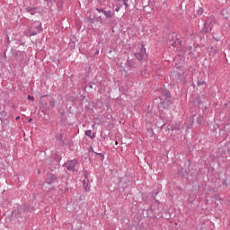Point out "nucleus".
Instances as JSON below:
<instances>
[{"label": "nucleus", "instance_id": "1", "mask_svg": "<svg viewBox=\"0 0 230 230\" xmlns=\"http://www.w3.org/2000/svg\"><path fill=\"white\" fill-rule=\"evenodd\" d=\"M135 49H137V52H135V57L139 62H144V60L148 58V54H146V48H145V44H135Z\"/></svg>", "mask_w": 230, "mask_h": 230}, {"label": "nucleus", "instance_id": "2", "mask_svg": "<svg viewBox=\"0 0 230 230\" xmlns=\"http://www.w3.org/2000/svg\"><path fill=\"white\" fill-rule=\"evenodd\" d=\"M42 32V23L40 22L36 21L31 23V27L28 29L29 37H33L38 35V33Z\"/></svg>", "mask_w": 230, "mask_h": 230}, {"label": "nucleus", "instance_id": "3", "mask_svg": "<svg viewBox=\"0 0 230 230\" xmlns=\"http://www.w3.org/2000/svg\"><path fill=\"white\" fill-rule=\"evenodd\" d=\"M77 164H78V161H76V159H74V160L67 161L64 164V166L68 170V172H75L76 170L75 168H76Z\"/></svg>", "mask_w": 230, "mask_h": 230}, {"label": "nucleus", "instance_id": "4", "mask_svg": "<svg viewBox=\"0 0 230 230\" xmlns=\"http://www.w3.org/2000/svg\"><path fill=\"white\" fill-rule=\"evenodd\" d=\"M96 12H98L99 13H103L106 17V19H111V17H112V11H105L104 9H100V8H96Z\"/></svg>", "mask_w": 230, "mask_h": 230}, {"label": "nucleus", "instance_id": "5", "mask_svg": "<svg viewBox=\"0 0 230 230\" xmlns=\"http://www.w3.org/2000/svg\"><path fill=\"white\" fill-rule=\"evenodd\" d=\"M46 180L48 184H53L57 181V176L53 173H48Z\"/></svg>", "mask_w": 230, "mask_h": 230}, {"label": "nucleus", "instance_id": "6", "mask_svg": "<svg viewBox=\"0 0 230 230\" xmlns=\"http://www.w3.org/2000/svg\"><path fill=\"white\" fill-rule=\"evenodd\" d=\"M204 31H211L213 30V25L211 24V22L209 20L205 21L204 23Z\"/></svg>", "mask_w": 230, "mask_h": 230}, {"label": "nucleus", "instance_id": "7", "mask_svg": "<svg viewBox=\"0 0 230 230\" xmlns=\"http://www.w3.org/2000/svg\"><path fill=\"white\" fill-rule=\"evenodd\" d=\"M38 8L33 6H28L25 8V12L27 13H31V15H35L37 13Z\"/></svg>", "mask_w": 230, "mask_h": 230}, {"label": "nucleus", "instance_id": "8", "mask_svg": "<svg viewBox=\"0 0 230 230\" xmlns=\"http://www.w3.org/2000/svg\"><path fill=\"white\" fill-rule=\"evenodd\" d=\"M84 189L85 191H91V187L89 186V180H84Z\"/></svg>", "mask_w": 230, "mask_h": 230}, {"label": "nucleus", "instance_id": "9", "mask_svg": "<svg viewBox=\"0 0 230 230\" xmlns=\"http://www.w3.org/2000/svg\"><path fill=\"white\" fill-rule=\"evenodd\" d=\"M163 96H164V98H172V94L170 93V91L168 90H164L162 92Z\"/></svg>", "mask_w": 230, "mask_h": 230}, {"label": "nucleus", "instance_id": "10", "mask_svg": "<svg viewBox=\"0 0 230 230\" xmlns=\"http://www.w3.org/2000/svg\"><path fill=\"white\" fill-rule=\"evenodd\" d=\"M85 136H87L91 139H93L94 137V135H93V131L91 129L85 131Z\"/></svg>", "mask_w": 230, "mask_h": 230}, {"label": "nucleus", "instance_id": "11", "mask_svg": "<svg viewBox=\"0 0 230 230\" xmlns=\"http://www.w3.org/2000/svg\"><path fill=\"white\" fill-rule=\"evenodd\" d=\"M57 0H45V2L47 3L48 6H51V4H53Z\"/></svg>", "mask_w": 230, "mask_h": 230}, {"label": "nucleus", "instance_id": "12", "mask_svg": "<svg viewBox=\"0 0 230 230\" xmlns=\"http://www.w3.org/2000/svg\"><path fill=\"white\" fill-rule=\"evenodd\" d=\"M197 84H198L199 86H200V85H206V82H205V81H198Z\"/></svg>", "mask_w": 230, "mask_h": 230}, {"label": "nucleus", "instance_id": "13", "mask_svg": "<svg viewBox=\"0 0 230 230\" xmlns=\"http://www.w3.org/2000/svg\"><path fill=\"white\" fill-rule=\"evenodd\" d=\"M123 4L125 5V8H128V0H123Z\"/></svg>", "mask_w": 230, "mask_h": 230}, {"label": "nucleus", "instance_id": "14", "mask_svg": "<svg viewBox=\"0 0 230 230\" xmlns=\"http://www.w3.org/2000/svg\"><path fill=\"white\" fill-rule=\"evenodd\" d=\"M121 6L123 5L118 4L115 8V12H119V10H121Z\"/></svg>", "mask_w": 230, "mask_h": 230}, {"label": "nucleus", "instance_id": "15", "mask_svg": "<svg viewBox=\"0 0 230 230\" xmlns=\"http://www.w3.org/2000/svg\"><path fill=\"white\" fill-rule=\"evenodd\" d=\"M95 155H99L100 157H102V159H105L103 153H95Z\"/></svg>", "mask_w": 230, "mask_h": 230}, {"label": "nucleus", "instance_id": "16", "mask_svg": "<svg viewBox=\"0 0 230 230\" xmlns=\"http://www.w3.org/2000/svg\"><path fill=\"white\" fill-rule=\"evenodd\" d=\"M198 13L199 15H202L204 13V9H199Z\"/></svg>", "mask_w": 230, "mask_h": 230}, {"label": "nucleus", "instance_id": "17", "mask_svg": "<svg viewBox=\"0 0 230 230\" xmlns=\"http://www.w3.org/2000/svg\"><path fill=\"white\" fill-rule=\"evenodd\" d=\"M28 100H31L32 102L35 101V97L31 96V95H28Z\"/></svg>", "mask_w": 230, "mask_h": 230}, {"label": "nucleus", "instance_id": "18", "mask_svg": "<svg viewBox=\"0 0 230 230\" xmlns=\"http://www.w3.org/2000/svg\"><path fill=\"white\" fill-rule=\"evenodd\" d=\"M88 152H93V154H96V152H94V148H93V146L89 147Z\"/></svg>", "mask_w": 230, "mask_h": 230}, {"label": "nucleus", "instance_id": "19", "mask_svg": "<svg viewBox=\"0 0 230 230\" xmlns=\"http://www.w3.org/2000/svg\"><path fill=\"white\" fill-rule=\"evenodd\" d=\"M49 103H50V107H55V101H50Z\"/></svg>", "mask_w": 230, "mask_h": 230}, {"label": "nucleus", "instance_id": "20", "mask_svg": "<svg viewBox=\"0 0 230 230\" xmlns=\"http://www.w3.org/2000/svg\"><path fill=\"white\" fill-rule=\"evenodd\" d=\"M0 116H6V111H1V112H0Z\"/></svg>", "mask_w": 230, "mask_h": 230}, {"label": "nucleus", "instance_id": "21", "mask_svg": "<svg viewBox=\"0 0 230 230\" xmlns=\"http://www.w3.org/2000/svg\"><path fill=\"white\" fill-rule=\"evenodd\" d=\"M172 46H173L175 48V46H177V41H172V43H171Z\"/></svg>", "mask_w": 230, "mask_h": 230}, {"label": "nucleus", "instance_id": "22", "mask_svg": "<svg viewBox=\"0 0 230 230\" xmlns=\"http://www.w3.org/2000/svg\"><path fill=\"white\" fill-rule=\"evenodd\" d=\"M84 181H87V172H84Z\"/></svg>", "mask_w": 230, "mask_h": 230}, {"label": "nucleus", "instance_id": "23", "mask_svg": "<svg viewBox=\"0 0 230 230\" xmlns=\"http://www.w3.org/2000/svg\"><path fill=\"white\" fill-rule=\"evenodd\" d=\"M128 66L132 67V64L130 63V61H128Z\"/></svg>", "mask_w": 230, "mask_h": 230}, {"label": "nucleus", "instance_id": "24", "mask_svg": "<svg viewBox=\"0 0 230 230\" xmlns=\"http://www.w3.org/2000/svg\"><path fill=\"white\" fill-rule=\"evenodd\" d=\"M33 119H29V123H31Z\"/></svg>", "mask_w": 230, "mask_h": 230}, {"label": "nucleus", "instance_id": "25", "mask_svg": "<svg viewBox=\"0 0 230 230\" xmlns=\"http://www.w3.org/2000/svg\"><path fill=\"white\" fill-rule=\"evenodd\" d=\"M147 211H152V208H149L147 209Z\"/></svg>", "mask_w": 230, "mask_h": 230}, {"label": "nucleus", "instance_id": "26", "mask_svg": "<svg viewBox=\"0 0 230 230\" xmlns=\"http://www.w3.org/2000/svg\"><path fill=\"white\" fill-rule=\"evenodd\" d=\"M16 119V120H17V119H20V117H16V119Z\"/></svg>", "mask_w": 230, "mask_h": 230}, {"label": "nucleus", "instance_id": "27", "mask_svg": "<svg viewBox=\"0 0 230 230\" xmlns=\"http://www.w3.org/2000/svg\"><path fill=\"white\" fill-rule=\"evenodd\" d=\"M178 44H181V41H179Z\"/></svg>", "mask_w": 230, "mask_h": 230}, {"label": "nucleus", "instance_id": "28", "mask_svg": "<svg viewBox=\"0 0 230 230\" xmlns=\"http://www.w3.org/2000/svg\"><path fill=\"white\" fill-rule=\"evenodd\" d=\"M0 76H1V74H0Z\"/></svg>", "mask_w": 230, "mask_h": 230}]
</instances>
